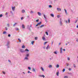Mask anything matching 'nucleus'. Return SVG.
Masks as SVG:
<instances>
[{"label": "nucleus", "mask_w": 78, "mask_h": 78, "mask_svg": "<svg viewBox=\"0 0 78 78\" xmlns=\"http://www.w3.org/2000/svg\"><path fill=\"white\" fill-rule=\"evenodd\" d=\"M32 27V25L30 24V25H28L27 26V28L28 30H29V31H31V28L30 27Z\"/></svg>", "instance_id": "nucleus-1"}, {"label": "nucleus", "mask_w": 78, "mask_h": 78, "mask_svg": "<svg viewBox=\"0 0 78 78\" xmlns=\"http://www.w3.org/2000/svg\"><path fill=\"white\" fill-rule=\"evenodd\" d=\"M5 46H7V48H10V45H9V42L8 41L7 43V44L5 45Z\"/></svg>", "instance_id": "nucleus-2"}, {"label": "nucleus", "mask_w": 78, "mask_h": 78, "mask_svg": "<svg viewBox=\"0 0 78 78\" xmlns=\"http://www.w3.org/2000/svg\"><path fill=\"white\" fill-rule=\"evenodd\" d=\"M20 52H21V53H22L25 52V50L22 49H20Z\"/></svg>", "instance_id": "nucleus-3"}, {"label": "nucleus", "mask_w": 78, "mask_h": 78, "mask_svg": "<svg viewBox=\"0 0 78 78\" xmlns=\"http://www.w3.org/2000/svg\"><path fill=\"white\" fill-rule=\"evenodd\" d=\"M44 17L45 19V21H46V22H47V16H46V15H45V14H44Z\"/></svg>", "instance_id": "nucleus-4"}, {"label": "nucleus", "mask_w": 78, "mask_h": 78, "mask_svg": "<svg viewBox=\"0 0 78 78\" xmlns=\"http://www.w3.org/2000/svg\"><path fill=\"white\" fill-rule=\"evenodd\" d=\"M57 10L58 12L61 11V9L59 8H57Z\"/></svg>", "instance_id": "nucleus-5"}, {"label": "nucleus", "mask_w": 78, "mask_h": 78, "mask_svg": "<svg viewBox=\"0 0 78 78\" xmlns=\"http://www.w3.org/2000/svg\"><path fill=\"white\" fill-rule=\"evenodd\" d=\"M42 22H40V23H37V24L35 26V27H37L38 25H40V24H41Z\"/></svg>", "instance_id": "nucleus-6"}, {"label": "nucleus", "mask_w": 78, "mask_h": 78, "mask_svg": "<svg viewBox=\"0 0 78 78\" xmlns=\"http://www.w3.org/2000/svg\"><path fill=\"white\" fill-rule=\"evenodd\" d=\"M12 10L13 11H15V6H14V7L12 6Z\"/></svg>", "instance_id": "nucleus-7"}, {"label": "nucleus", "mask_w": 78, "mask_h": 78, "mask_svg": "<svg viewBox=\"0 0 78 78\" xmlns=\"http://www.w3.org/2000/svg\"><path fill=\"white\" fill-rule=\"evenodd\" d=\"M59 23L60 26H62V21H61V20H60Z\"/></svg>", "instance_id": "nucleus-8"}, {"label": "nucleus", "mask_w": 78, "mask_h": 78, "mask_svg": "<svg viewBox=\"0 0 78 78\" xmlns=\"http://www.w3.org/2000/svg\"><path fill=\"white\" fill-rule=\"evenodd\" d=\"M39 76L40 77H43V78H45V76H44V75H39Z\"/></svg>", "instance_id": "nucleus-9"}, {"label": "nucleus", "mask_w": 78, "mask_h": 78, "mask_svg": "<svg viewBox=\"0 0 78 78\" xmlns=\"http://www.w3.org/2000/svg\"><path fill=\"white\" fill-rule=\"evenodd\" d=\"M64 10L65 11V12L66 14V15H67V14H68V13H67V10H66V9H64Z\"/></svg>", "instance_id": "nucleus-10"}, {"label": "nucleus", "mask_w": 78, "mask_h": 78, "mask_svg": "<svg viewBox=\"0 0 78 78\" xmlns=\"http://www.w3.org/2000/svg\"><path fill=\"white\" fill-rule=\"evenodd\" d=\"M60 53H62V48H60Z\"/></svg>", "instance_id": "nucleus-11"}, {"label": "nucleus", "mask_w": 78, "mask_h": 78, "mask_svg": "<svg viewBox=\"0 0 78 78\" xmlns=\"http://www.w3.org/2000/svg\"><path fill=\"white\" fill-rule=\"evenodd\" d=\"M37 14L38 16H41V13L39 12H37Z\"/></svg>", "instance_id": "nucleus-12"}, {"label": "nucleus", "mask_w": 78, "mask_h": 78, "mask_svg": "<svg viewBox=\"0 0 78 78\" xmlns=\"http://www.w3.org/2000/svg\"><path fill=\"white\" fill-rule=\"evenodd\" d=\"M42 39L43 41H46V39H45V37H43Z\"/></svg>", "instance_id": "nucleus-13"}, {"label": "nucleus", "mask_w": 78, "mask_h": 78, "mask_svg": "<svg viewBox=\"0 0 78 78\" xmlns=\"http://www.w3.org/2000/svg\"><path fill=\"white\" fill-rule=\"evenodd\" d=\"M44 26H45V25L43 24V25H41L40 27V28H42L43 27H44Z\"/></svg>", "instance_id": "nucleus-14"}, {"label": "nucleus", "mask_w": 78, "mask_h": 78, "mask_svg": "<svg viewBox=\"0 0 78 78\" xmlns=\"http://www.w3.org/2000/svg\"><path fill=\"white\" fill-rule=\"evenodd\" d=\"M22 28H23V29H24L25 28V26L23 24L22 25Z\"/></svg>", "instance_id": "nucleus-15"}, {"label": "nucleus", "mask_w": 78, "mask_h": 78, "mask_svg": "<svg viewBox=\"0 0 78 78\" xmlns=\"http://www.w3.org/2000/svg\"><path fill=\"white\" fill-rule=\"evenodd\" d=\"M49 48H50V47L49 46V45H48L47 46V47H46V49L48 50V49Z\"/></svg>", "instance_id": "nucleus-16"}, {"label": "nucleus", "mask_w": 78, "mask_h": 78, "mask_svg": "<svg viewBox=\"0 0 78 78\" xmlns=\"http://www.w3.org/2000/svg\"><path fill=\"white\" fill-rule=\"evenodd\" d=\"M41 70L43 71V72H44V68L42 67H41Z\"/></svg>", "instance_id": "nucleus-17"}, {"label": "nucleus", "mask_w": 78, "mask_h": 78, "mask_svg": "<svg viewBox=\"0 0 78 78\" xmlns=\"http://www.w3.org/2000/svg\"><path fill=\"white\" fill-rule=\"evenodd\" d=\"M51 17H54V15L53 14H51Z\"/></svg>", "instance_id": "nucleus-18"}, {"label": "nucleus", "mask_w": 78, "mask_h": 78, "mask_svg": "<svg viewBox=\"0 0 78 78\" xmlns=\"http://www.w3.org/2000/svg\"><path fill=\"white\" fill-rule=\"evenodd\" d=\"M24 59H25L26 60H28V58L26 57L24 58Z\"/></svg>", "instance_id": "nucleus-19"}, {"label": "nucleus", "mask_w": 78, "mask_h": 78, "mask_svg": "<svg viewBox=\"0 0 78 78\" xmlns=\"http://www.w3.org/2000/svg\"><path fill=\"white\" fill-rule=\"evenodd\" d=\"M24 51H29V50L28 49H26Z\"/></svg>", "instance_id": "nucleus-20"}, {"label": "nucleus", "mask_w": 78, "mask_h": 78, "mask_svg": "<svg viewBox=\"0 0 78 78\" xmlns=\"http://www.w3.org/2000/svg\"><path fill=\"white\" fill-rule=\"evenodd\" d=\"M7 33V32H6V31H4L3 32V34H6Z\"/></svg>", "instance_id": "nucleus-21"}, {"label": "nucleus", "mask_w": 78, "mask_h": 78, "mask_svg": "<svg viewBox=\"0 0 78 78\" xmlns=\"http://www.w3.org/2000/svg\"><path fill=\"white\" fill-rule=\"evenodd\" d=\"M48 67H49V68H51V67H52V66H51V65H50L48 66Z\"/></svg>", "instance_id": "nucleus-22"}, {"label": "nucleus", "mask_w": 78, "mask_h": 78, "mask_svg": "<svg viewBox=\"0 0 78 78\" xmlns=\"http://www.w3.org/2000/svg\"><path fill=\"white\" fill-rule=\"evenodd\" d=\"M25 12V10H22V13H24Z\"/></svg>", "instance_id": "nucleus-23"}, {"label": "nucleus", "mask_w": 78, "mask_h": 78, "mask_svg": "<svg viewBox=\"0 0 78 78\" xmlns=\"http://www.w3.org/2000/svg\"><path fill=\"white\" fill-rule=\"evenodd\" d=\"M17 24V23H15L13 25V27H15V25Z\"/></svg>", "instance_id": "nucleus-24"}, {"label": "nucleus", "mask_w": 78, "mask_h": 78, "mask_svg": "<svg viewBox=\"0 0 78 78\" xmlns=\"http://www.w3.org/2000/svg\"><path fill=\"white\" fill-rule=\"evenodd\" d=\"M22 48H25V46L24 45H23L22 46Z\"/></svg>", "instance_id": "nucleus-25"}, {"label": "nucleus", "mask_w": 78, "mask_h": 78, "mask_svg": "<svg viewBox=\"0 0 78 78\" xmlns=\"http://www.w3.org/2000/svg\"><path fill=\"white\" fill-rule=\"evenodd\" d=\"M3 17V14H0V18H1Z\"/></svg>", "instance_id": "nucleus-26"}, {"label": "nucleus", "mask_w": 78, "mask_h": 78, "mask_svg": "<svg viewBox=\"0 0 78 78\" xmlns=\"http://www.w3.org/2000/svg\"><path fill=\"white\" fill-rule=\"evenodd\" d=\"M7 27H9V26H10L9 24V23L7 24Z\"/></svg>", "instance_id": "nucleus-27"}, {"label": "nucleus", "mask_w": 78, "mask_h": 78, "mask_svg": "<svg viewBox=\"0 0 78 78\" xmlns=\"http://www.w3.org/2000/svg\"><path fill=\"white\" fill-rule=\"evenodd\" d=\"M5 30H6V31H7V30H8V28H7V27H5Z\"/></svg>", "instance_id": "nucleus-28"}, {"label": "nucleus", "mask_w": 78, "mask_h": 78, "mask_svg": "<svg viewBox=\"0 0 78 78\" xmlns=\"http://www.w3.org/2000/svg\"><path fill=\"white\" fill-rule=\"evenodd\" d=\"M26 57H29V54H26Z\"/></svg>", "instance_id": "nucleus-29"}, {"label": "nucleus", "mask_w": 78, "mask_h": 78, "mask_svg": "<svg viewBox=\"0 0 78 78\" xmlns=\"http://www.w3.org/2000/svg\"><path fill=\"white\" fill-rule=\"evenodd\" d=\"M18 40L19 41V42H21V40H20V38H18Z\"/></svg>", "instance_id": "nucleus-30"}, {"label": "nucleus", "mask_w": 78, "mask_h": 78, "mask_svg": "<svg viewBox=\"0 0 78 78\" xmlns=\"http://www.w3.org/2000/svg\"><path fill=\"white\" fill-rule=\"evenodd\" d=\"M15 30L16 31H18V30H19V29L18 28H16Z\"/></svg>", "instance_id": "nucleus-31"}, {"label": "nucleus", "mask_w": 78, "mask_h": 78, "mask_svg": "<svg viewBox=\"0 0 78 78\" xmlns=\"http://www.w3.org/2000/svg\"><path fill=\"white\" fill-rule=\"evenodd\" d=\"M34 41H33L31 42L32 45H33V44H34Z\"/></svg>", "instance_id": "nucleus-32"}, {"label": "nucleus", "mask_w": 78, "mask_h": 78, "mask_svg": "<svg viewBox=\"0 0 78 78\" xmlns=\"http://www.w3.org/2000/svg\"><path fill=\"white\" fill-rule=\"evenodd\" d=\"M56 75L57 76H59V72L58 71V72L57 73Z\"/></svg>", "instance_id": "nucleus-33"}, {"label": "nucleus", "mask_w": 78, "mask_h": 78, "mask_svg": "<svg viewBox=\"0 0 78 78\" xmlns=\"http://www.w3.org/2000/svg\"><path fill=\"white\" fill-rule=\"evenodd\" d=\"M70 19H69L68 20V23H70Z\"/></svg>", "instance_id": "nucleus-34"}, {"label": "nucleus", "mask_w": 78, "mask_h": 78, "mask_svg": "<svg viewBox=\"0 0 78 78\" xmlns=\"http://www.w3.org/2000/svg\"><path fill=\"white\" fill-rule=\"evenodd\" d=\"M54 54H55V55H57V53L56 52V51H55L54 52Z\"/></svg>", "instance_id": "nucleus-35"}, {"label": "nucleus", "mask_w": 78, "mask_h": 78, "mask_svg": "<svg viewBox=\"0 0 78 78\" xmlns=\"http://www.w3.org/2000/svg\"><path fill=\"white\" fill-rule=\"evenodd\" d=\"M59 67V65H56V67L57 68H58V67Z\"/></svg>", "instance_id": "nucleus-36"}, {"label": "nucleus", "mask_w": 78, "mask_h": 78, "mask_svg": "<svg viewBox=\"0 0 78 78\" xmlns=\"http://www.w3.org/2000/svg\"><path fill=\"white\" fill-rule=\"evenodd\" d=\"M60 17H61V16L60 15H58L57 16L58 18H59Z\"/></svg>", "instance_id": "nucleus-37"}, {"label": "nucleus", "mask_w": 78, "mask_h": 78, "mask_svg": "<svg viewBox=\"0 0 78 78\" xmlns=\"http://www.w3.org/2000/svg\"><path fill=\"white\" fill-rule=\"evenodd\" d=\"M33 72H36V70H35V69H34V68H33Z\"/></svg>", "instance_id": "nucleus-38"}, {"label": "nucleus", "mask_w": 78, "mask_h": 78, "mask_svg": "<svg viewBox=\"0 0 78 78\" xmlns=\"http://www.w3.org/2000/svg\"><path fill=\"white\" fill-rule=\"evenodd\" d=\"M28 69L29 70H31V67H28Z\"/></svg>", "instance_id": "nucleus-39"}, {"label": "nucleus", "mask_w": 78, "mask_h": 78, "mask_svg": "<svg viewBox=\"0 0 78 78\" xmlns=\"http://www.w3.org/2000/svg\"><path fill=\"white\" fill-rule=\"evenodd\" d=\"M35 40H37V37H35Z\"/></svg>", "instance_id": "nucleus-40"}, {"label": "nucleus", "mask_w": 78, "mask_h": 78, "mask_svg": "<svg viewBox=\"0 0 78 78\" xmlns=\"http://www.w3.org/2000/svg\"><path fill=\"white\" fill-rule=\"evenodd\" d=\"M65 70H66V69H63V70H62V72H65Z\"/></svg>", "instance_id": "nucleus-41"}, {"label": "nucleus", "mask_w": 78, "mask_h": 78, "mask_svg": "<svg viewBox=\"0 0 78 78\" xmlns=\"http://www.w3.org/2000/svg\"><path fill=\"white\" fill-rule=\"evenodd\" d=\"M8 37H11V35L9 34H8Z\"/></svg>", "instance_id": "nucleus-42"}, {"label": "nucleus", "mask_w": 78, "mask_h": 78, "mask_svg": "<svg viewBox=\"0 0 78 78\" xmlns=\"http://www.w3.org/2000/svg\"><path fill=\"white\" fill-rule=\"evenodd\" d=\"M45 33H46V34L47 36H48V32H46Z\"/></svg>", "instance_id": "nucleus-43"}, {"label": "nucleus", "mask_w": 78, "mask_h": 78, "mask_svg": "<svg viewBox=\"0 0 78 78\" xmlns=\"http://www.w3.org/2000/svg\"><path fill=\"white\" fill-rule=\"evenodd\" d=\"M49 8H52V6H51V5H49Z\"/></svg>", "instance_id": "nucleus-44"}, {"label": "nucleus", "mask_w": 78, "mask_h": 78, "mask_svg": "<svg viewBox=\"0 0 78 78\" xmlns=\"http://www.w3.org/2000/svg\"><path fill=\"white\" fill-rule=\"evenodd\" d=\"M64 78H68V76H65Z\"/></svg>", "instance_id": "nucleus-45"}, {"label": "nucleus", "mask_w": 78, "mask_h": 78, "mask_svg": "<svg viewBox=\"0 0 78 78\" xmlns=\"http://www.w3.org/2000/svg\"><path fill=\"white\" fill-rule=\"evenodd\" d=\"M47 42H44V45H45L46 44H47Z\"/></svg>", "instance_id": "nucleus-46"}, {"label": "nucleus", "mask_w": 78, "mask_h": 78, "mask_svg": "<svg viewBox=\"0 0 78 78\" xmlns=\"http://www.w3.org/2000/svg\"><path fill=\"white\" fill-rule=\"evenodd\" d=\"M36 22H39V19L36 20Z\"/></svg>", "instance_id": "nucleus-47"}, {"label": "nucleus", "mask_w": 78, "mask_h": 78, "mask_svg": "<svg viewBox=\"0 0 78 78\" xmlns=\"http://www.w3.org/2000/svg\"><path fill=\"white\" fill-rule=\"evenodd\" d=\"M2 73H3V74H5V73H5V72H4V71H2Z\"/></svg>", "instance_id": "nucleus-48"}, {"label": "nucleus", "mask_w": 78, "mask_h": 78, "mask_svg": "<svg viewBox=\"0 0 78 78\" xmlns=\"http://www.w3.org/2000/svg\"><path fill=\"white\" fill-rule=\"evenodd\" d=\"M10 13H11L12 14H13V13L12 12V11H10Z\"/></svg>", "instance_id": "nucleus-49"}, {"label": "nucleus", "mask_w": 78, "mask_h": 78, "mask_svg": "<svg viewBox=\"0 0 78 78\" xmlns=\"http://www.w3.org/2000/svg\"><path fill=\"white\" fill-rule=\"evenodd\" d=\"M76 42H78V38H77L76 40Z\"/></svg>", "instance_id": "nucleus-50"}, {"label": "nucleus", "mask_w": 78, "mask_h": 78, "mask_svg": "<svg viewBox=\"0 0 78 78\" xmlns=\"http://www.w3.org/2000/svg\"><path fill=\"white\" fill-rule=\"evenodd\" d=\"M78 22V20H76V21L75 22V23H76V22Z\"/></svg>", "instance_id": "nucleus-51"}, {"label": "nucleus", "mask_w": 78, "mask_h": 78, "mask_svg": "<svg viewBox=\"0 0 78 78\" xmlns=\"http://www.w3.org/2000/svg\"><path fill=\"white\" fill-rule=\"evenodd\" d=\"M67 59H68V60L69 61V60H70V58H67Z\"/></svg>", "instance_id": "nucleus-52"}, {"label": "nucleus", "mask_w": 78, "mask_h": 78, "mask_svg": "<svg viewBox=\"0 0 78 78\" xmlns=\"http://www.w3.org/2000/svg\"><path fill=\"white\" fill-rule=\"evenodd\" d=\"M30 13L31 14H33V11H31V12H30Z\"/></svg>", "instance_id": "nucleus-53"}, {"label": "nucleus", "mask_w": 78, "mask_h": 78, "mask_svg": "<svg viewBox=\"0 0 78 78\" xmlns=\"http://www.w3.org/2000/svg\"><path fill=\"white\" fill-rule=\"evenodd\" d=\"M73 66L75 68V67H76V66H75V64H73Z\"/></svg>", "instance_id": "nucleus-54"}, {"label": "nucleus", "mask_w": 78, "mask_h": 78, "mask_svg": "<svg viewBox=\"0 0 78 78\" xmlns=\"http://www.w3.org/2000/svg\"><path fill=\"white\" fill-rule=\"evenodd\" d=\"M23 17H22L21 18V20H23Z\"/></svg>", "instance_id": "nucleus-55"}, {"label": "nucleus", "mask_w": 78, "mask_h": 78, "mask_svg": "<svg viewBox=\"0 0 78 78\" xmlns=\"http://www.w3.org/2000/svg\"><path fill=\"white\" fill-rule=\"evenodd\" d=\"M69 71H70V70H71V68H69Z\"/></svg>", "instance_id": "nucleus-56"}, {"label": "nucleus", "mask_w": 78, "mask_h": 78, "mask_svg": "<svg viewBox=\"0 0 78 78\" xmlns=\"http://www.w3.org/2000/svg\"><path fill=\"white\" fill-rule=\"evenodd\" d=\"M8 62L11 63V61H10V60H8Z\"/></svg>", "instance_id": "nucleus-57"}, {"label": "nucleus", "mask_w": 78, "mask_h": 78, "mask_svg": "<svg viewBox=\"0 0 78 78\" xmlns=\"http://www.w3.org/2000/svg\"><path fill=\"white\" fill-rule=\"evenodd\" d=\"M63 51H66V49H63Z\"/></svg>", "instance_id": "nucleus-58"}, {"label": "nucleus", "mask_w": 78, "mask_h": 78, "mask_svg": "<svg viewBox=\"0 0 78 78\" xmlns=\"http://www.w3.org/2000/svg\"><path fill=\"white\" fill-rule=\"evenodd\" d=\"M8 12H6L5 13V15H8Z\"/></svg>", "instance_id": "nucleus-59"}, {"label": "nucleus", "mask_w": 78, "mask_h": 78, "mask_svg": "<svg viewBox=\"0 0 78 78\" xmlns=\"http://www.w3.org/2000/svg\"><path fill=\"white\" fill-rule=\"evenodd\" d=\"M43 48L44 49H45V46L43 47Z\"/></svg>", "instance_id": "nucleus-60"}, {"label": "nucleus", "mask_w": 78, "mask_h": 78, "mask_svg": "<svg viewBox=\"0 0 78 78\" xmlns=\"http://www.w3.org/2000/svg\"><path fill=\"white\" fill-rule=\"evenodd\" d=\"M65 22H66V23H67V21L66 20V21H65Z\"/></svg>", "instance_id": "nucleus-61"}, {"label": "nucleus", "mask_w": 78, "mask_h": 78, "mask_svg": "<svg viewBox=\"0 0 78 78\" xmlns=\"http://www.w3.org/2000/svg\"><path fill=\"white\" fill-rule=\"evenodd\" d=\"M69 64H67V66H69Z\"/></svg>", "instance_id": "nucleus-62"}, {"label": "nucleus", "mask_w": 78, "mask_h": 78, "mask_svg": "<svg viewBox=\"0 0 78 78\" xmlns=\"http://www.w3.org/2000/svg\"><path fill=\"white\" fill-rule=\"evenodd\" d=\"M28 73H30V71H28Z\"/></svg>", "instance_id": "nucleus-63"}, {"label": "nucleus", "mask_w": 78, "mask_h": 78, "mask_svg": "<svg viewBox=\"0 0 78 78\" xmlns=\"http://www.w3.org/2000/svg\"><path fill=\"white\" fill-rule=\"evenodd\" d=\"M76 28H78V25L76 26Z\"/></svg>", "instance_id": "nucleus-64"}]
</instances>
